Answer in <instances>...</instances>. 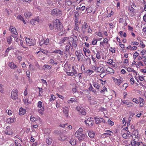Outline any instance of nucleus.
I'll list each match as a JSON object with an SVG mask.
<instances>
[{"instance_id": "nucleus-1", "label": "nucleus", "mask_w": 146, "mask_h": 146, "mask_svg": "<svg viewBox=\"0 0 146 146\" xmlns=\"http://www.w3.org/2000/svg\"><path fill=\"white\" fill-rule=\"evenodd\" d=\"M53 24L54 25V28L56 31L62 30V25L59 19H56L53 23Z\"/></svg>"}, {"instance_id": "nucleus-2", "label": "nucleus", "mask_w": 146, "mask_h": 146, "mask_svg": "<svg viewBox=\"0 0 146 146\" xmlns=\"http://www.w3.org/2000/svg\"><path fill=\"white\" fill-rule=\"evenodd\" d=\"M112 78L115 84L119 86L123 81V78L120 76L117 77V78H115L113 77Z\"/></svg>"}, {"instance_id": "nucleus-3", "label": "nucleus", "mask_w": 146, "mask_h": 146, "mask_svg": "<svg viewBox=\"0 0 146 146\" xmlns=\"http://www.w3.org/2000/svg\"><path fill=\"white\" fill-rule=\"evenodd\" d=\"M62 13V11L57 8L53 9L51 11V14L52 15H61Z\"/></svg>"}, {"instance_id": "nucleus-4", "label": "nucleus", "mask_w": 146, "mask_h": 146, "mask_svg": "<svg viewBox=\"0 0 146 146\" xmlns=\"http://www.w3.org/2000/svg\"><path fill=\"white\" fill-rule=\"evenodd\" d=\"M18 90H13L11 96V98L13 100H16L17 98Z\"/></svg>"}, {"instance_id": "nucleus-5", "label": "nucleus", "mask_w": 146, "mask_h": 146, "mask_svg": "<svg viewBox=\"0 0 146 146\" xmlns=\"http://www.w3.org/2000/svg\"><path fill=\"white\" fill-rule=\"evenodd\" d=\"M92 118L90 117L84 121L86 125L89 126H92L93 125V121L92 120Z\"/></svg>"}, {"instance_id": "nucleus-6", "label": "nucleus", "mask_w": 146, "mask_h": 146, "mask_svg": "<svg viewBox=\"0 0 146 146\" xmlns=\"http://www.w3.org/2000/svg\"><path fill=\"white\" fill-rule=\"evenodd\" d=\"M77 110L79 111L81 114L83 115H85L86 114L84 109L83 108H80V107H77L76 108Z\"/></svg>"}, {"instance_id": "nucleus-7", "label": "nucleus", "mask_w": 146, "mask_h": 146, "mask_svg": "<svg viewBox=\"0 0 146 146\" xmlns=\"http://www.w3.org/2000/svg\"><path fill=\"white\" fill-rule=\"evenodd\" d=\"M68 107H65L63 108V113L67 117L68 116Z\"/></svg>"}, {"instance_id": "nucleus-8", "label": "nucleus", "mask_w": 146, "mask_h": 146, "mask_svg": "<svg viewBox=\"0 0 146 146\" xmlns=\"http://www.w3.org/2000/svg\"><path fill=\"white\" fill-rule=\"evenodd\" d=\"M75 136L78 138L79 141H80L83 140L85 137V135L84 134H81Z\"/></svg>"}, {"instance_id": "nucleus-9", "label": "nucleus", "mask_w": 146, "mask_h": 146, "mask_svg": "<svg viewBox=\"0 0 146 146\" xmlns=\"http://www.w3.org/2000/svg\"><path fill=\"white\" fill-rule=\"evenodd\" d=\"M131 146H139L140 145V143L142 144V142H137L133 140V142H131Z\"/></svg>"}, {"instance_id": "nucleus-10", "label": "nucleus", "mask_w": 146, "mask_h": 146, "mask_svg": "<svg viewBox=\"0 0 146 146\" xmlns=\"http://www.w3.org/2000/svg\"><path fill=\"white\" fill-rule=\"evenodd\" d=\"M101 119H102V118L99 117H94V119L95 120V123L96 124H98L101 123Z\"/></svg>"}, {"instance_id": "nucleus-11", "label": "nucleus", "mask_w": 146, "mask_h": 146, "mask_svg": "<svg viewBox=\"0 0 146 146\" xmlns=\"http://www.w3.org/2000/svg\"><path fill=\"white\" fill-rule=\"evenodd\" d=\"M19 114L20 115H24L26 112L25 109H23L21 108L19 109Z\"/></svg>"}, {"instance_id": "nucleus-12", "label": "nucleus", "mask_w": 146, "mask_h": 146, "mask_svg": "<svg viewBox=\"0 0 146 146\" xmlns=\"http://www.w3.org/2000/svg\"><path fill=\"white\" fill-rule=\"evenodd\" d=\"M135 63H136V62L135 61H133L132 63V65L133 66L134 65H136V67L138 68H139V67H138V66H139V65L140 64L141 66H143V65L142 63V62L141 61H140L139 62H138V64H136Z\"/></svg>"}, {"instance_id": "nucleus-13", "label": "nucleus", "mask_w": 146, "mask_h": 146, "mask_svg": "<svg viewBox=\"0 0 146 146\" xmlns=\"http://www.w3.org/2000/svg\"><path fill=\"white\" fill-rule=\"evenodd\" d=\"M83 129L82 128H80L75 133V136H77V135H79L81 134H83L82 133L83 132Z\"/></svg>"}, {"instance_id": "nucleus-14", "label": "nucleus", "mask_w": 146, "mask_h": 146, "mask_svg": "<svg viewBox=\"0 0 146 146\" xmlns=\"http://www.w3.org/2000/svg\"><path fill=\"white\" fill-rule=\"evenodd\" d=\"M71 39L72 40V46H73L74 48H76L77 45V40L74 39L73 38H71Z\"/></svg>"}, {"instance_id": "nucleus-15", "label": "nucleus", "mask_w": 146, "mask_h": 146, "mask_svg": "<svg viewBox=\"0 0 146 146\" xmlns=\"http://www.w3.org/2000/svg\"><path fill=\"white\" fill-rule=\"evenodd\" d=\"M24 15L25 18H29L32 15L31 13L29 12H25L24 13Z\"/></svg>"}, {"instance_id": "nucleus-16", "label": "nucleus", "mask_w": 146, "mask_h": 146, "mask_svg": "<svg viewBox=\"0 0 146 146\" xmlns=\"http://www.w3.org/2000/svg\"><path fill=\"white\" fill-rule=\"evenodd\" d=\"M9 66L12 69H14L17 67V65L14 64L13 63H12L11 62H10L9 63Z\"/></svg>"}, {"instance_id": "nucleus-17", "label": "nucleus", "mask_w": 146, "mask_h": 146, "mask_svg": "<svg viewBox=\"0 0 146 146\" xmlns=\"http://www.w3.org/2000/svg\"><path fill=\"white\" fill-rule=\"evenodd\" d=\"M88 135L90 137L93 138L94 136V133L93 131H90L88 132Z\"/></svg>"}, {"instance_id": "nucleus-18", "label": "nucleus", "mask_w": 146, "mask_h": 146, "mask_svg": "<svg viewBox=\"0 0 146 146\" xmlns=\"http://www.w3.org/2000/svg\"><path fill=\"white\" fill-rule=\"evenodd\" d=\"M40 50H41L40 52H42L43 53L46 54L48 56H49V55L48 54V53L49 52L48 50H44L42 48H40Z\"/></svg>"}, {"instance_id": "nucleus-19", "label": "nucleus", "mask_w": 146, "mask_h": 146, "mask_svg": "<svg viewBox=\"0 0 146 146\" xmlns=\"http://www.w3.org/2000/svg\"><path fill=\"white\" fill-rule=\"evenodd\" d=\"M93 86L97 89L98 90L100 88V85L98 83L95 82H93Z\"/></svg>"}, {"instance_id": "nucleus-20", "label": "nucleus", "mask_w": 146, "mask_h": 146, "mask_svg": "<svg viewBox=\"0 0 146 146\" xmlns=\"http://www.w3.org/2000/svg\"><path fill=\"white\" fill-rule=\"evenodd\" d=\"M6 122L9 123H11L13 122L14 120L11 118H8L6 121Z\"/></svg>"}, {"instance_id": "nucleus-21", "label": "nucleus", "mask_w": 146, "mask_h": 146, "mask_svg": "<svg viewBox=\"0 0 146 146\" xmlns=\"http://www.w3.org/2000/svg\"><path fill=\"white\" fill-rule=\"evenodd\" d=\"M39 19H36V20L35 19H33L31 20L30 21V23H31V24L32 25H35L36 21L37 22H38L39 21Z\"/></svg>"}, {"instance_id": "nucleus-22", "label": "nucleus", "mask_w": 146, "mask_h": 146, "mask_svg": "<svg viewBox=\"0 0 146 146\" xmlns=\"http://www.w3.org/2000/svg\"><path fill=\"white\" fill-rule=\"evenodd\" d=\"M12 38L11 36H9L8 37H7V41L8 44H10L11 43V42L12 41Z\"/></svg>"}, {"instance_id": "nucleus-23", "label": "nucleus", "mask_w": 146, "mask_h": 146, "mask_svg": "<svg viewBox=\"0 0 146 146\" xmlns=\"http://www.w3.org/2000/svg\"><path fill=\"white\" fill-rule=\"evenodd\" d=\"M76 101V99L74 98H70L69 100L68 101V103H71Z\"/></svg>"}, {"instance_id": "nucleus-24", "label": "nucleus", "mask_w": 146, "mask_h": 146, "mask_svg": "<svg viewBox=\"0 0 146 146\" xmlns=\"http://www.w3.org/2000/svg\"><path fill=\"white\" fill-rule=\"evenodd\" d=\"M69 142L72 145H74L76 143V141L74 139H72L69 141Z\"/></svg>"}, {"instance_id": "nucleus-25", "label": "nucleus", "mask_w": 146, "mask_h": 146, "mask_svg": "<svg viewBox=\"0 0 146 146\" xmlns=\"http://www.w3.org/2000/svg\"><path fill=\"white\" fill-rule=\"evenodd\" d=\"M38 111L40 114L42 115L43 113V111H44V108L43 107H42V108L38 110Z\"/></svg>"}, {"instance_id": "nucleus-26", "label": "nucleus", "mask_w": 146, "mask_h": 146, "mask_svg": "<svg viewBox=\"0 0 146 146\" xmlns=\"http://www.w3.org/2000/svg\"><path fill=\"white\" fill-rule=\"evenodd\" d=\"M52 142V140L50 138H48L46 139V143L48 145H50Z\"/></svg>"}, {"instance_id": "nucleus-27", "label": "nucleus", "mask_w": 146, "mask_h": 146, "mask_svg": "<svg viewBox=\"0 0 146 146\" xmlns=\"http://www.w3.org/2000/svg\"><path fill=\"white\" fill-rule=\"evenodd\" d=\"M65 3L68 6H70L72 4V2L70 0H66Z\"/></svg>"}, {"instance_id": "nucleus-28", "label": "nucleus", "mask_w": 146, "mask_h": 146, "mask_svg": "<svg viewBox=\"0 0 146 146\" xmlns=\"http://www.w3.org/2000/svg\"><path fill=\"white\" fill-rule=\"evenodd\" d=\"M5 132V133L7 135H12L13 134V133L11 130L9 131H6Z\"/></svg>"}, {"instance_id": "nucleus-29", "label": "nucleus", "mask_w": 146, "mask_h": 146, "mask_svg": "<svg viewBox=\"0 0 146 146\" xmlns=\"http://www.w3.org/2000/svg\"><path fill=\"white\" fill-rule=\"evenodd\" d=\"M127 71L129 72H135V71L133 69L131 68L130 67H128L127 68Z\"/></svg>"}, {"instance_id": "nucleus-30", "label": "nucleus", "mask_w": 146, "mask_h": 146, "mask_svg": "<svg viewBox=\"0 0 146 146\" xmlns=\"http://www.w3.org/2000/svg\"><path fill=\"white\" fill-rule=\"evenodd\" d=\"M135 134L134 135L135 136V137L136 138H138V130L137 129H136L134 131Z\"/></svg>"}, {"instance_id": "nucleus-31", "label": "nucleus", "mask_w": 146, "mask_h": 146, "mask_svg": "<svg viewBox=\"0 0 146 146\" xmlns=\"http://www.w3.org/2000/svg\"><path fill=\"white\" fill-rule=\"evenodd\" d=\"M96 58L98 59H100L101 58L100 54L99 52H98L96 54Z\"/></svg>"}, {"instance_id": "nucleus-32", "label": "nucleus", "mask_w": 146, "mask_h": 146, "mask_svg": "<svg viewBox=\"0 0 146 146\" xmlns=\"http://www.w3.org/2000/svg\"><path fill=\"white\" fill-rule=\"evenodd\" d=\"M55 99V97L53 95H52L51 96V97L50 99H49V101L51 102L52 101H53Z\"/></svg>"}, {"instance_id": "nucleus-33", "label": "nucleus", "mask_w": 146, "mask_h": 146, "mask_svg": "<svg viewBox=\"0 0 146 146\" xmlns=\"http://www.w3.org/2000/svg\"><path fill=\"white\" fill-rule=\"evenodd\" d=\"M108 123L111 125H113L114 124V123L110 119L108 120Z\"/></svg>"}, {"instance_id": "nucleus-34", "label": "nucleus", "mask_w": 146, "mask_h": 146, "mask_svg": "<svg viewBox=\"0 0 146 146\" xmlns=\"http://www.w3.org/2000/svg\"><path fill=\"white\" fill-rule=\"evenodd\" d=\"M108 60L109 62H111V65L113 66V67H115V63L111 59H109Z\"/></svg>"}, {"instance_id": "nucleus-35", "label": "nucleus", "mask_w": 146, "mask_h": 146, "mask_svg": "<svg viewBox=\"0 0 146 146\" xmlns=\"http://www.w3.org/2000/svg\"><path fill=\"white\" fill-rule=\"evenodd\" d=\"M49 40L48 38L46 39L43 42V43L46 45H48L49 43Z\"/></svg>"}, {"instance_id": "nucleus-36", "label": "nucleus", "mask_w": 146, "mask_h": 146, "mask_svg": "<svg viewBox=\"0 0 146 146\" xmlns=\"http://www.w3.org/2000/svg\"><path fill=\"white\" fill-rule=\"evenodd\" d=\"M49 61L50 62V64H55V65H56L57 64V62H54V60H53L52 59H50Z\"/></svg>"}, {"instance_id": "nucleus-37", "label": "nucleus", "mask_w": 146, "mask_h": 146, "mask_svg": "<svg viewBox=\"0 0 146 146\" xmlns=\"http://www.w3.org/2000/svg\"><path fill=\"white\" fill-rule=\"evenodd\" d=\"M70 46L69 45H66L65 46V51H68L69 52L70 51Z\"/></svg>"}, {"instance_id": "nucleus-38", "label": "nucleus", "mask_w": 146, "mask_h": 146, "mask_svg": "<svg viewBox=\"0 0 146 146\" xmlns=\"http://www.w3.org/2000/svg\"><path fill=\"white\" fill-rule=\"evenodd\" d=\"M16 35H12V36L14 38L15 41L17 42L18 41V39Z\"/></svg>"}, {"instance_id": "nucleus-39", "label": "nucleus", "mask_w": 146, "mask_h": 146, "mask_svg": "<svg viewBox=\"0 0 146 146\" xmlns=\"http://www.w3.org/2000/svg\"><path fill=\"white\" fill-rule=\"evenodd\" d=\"M30 120L31 121H35L36 120V118L33 117L32 115L31 116Z\"/></svg>"}, {"instance_id": "nucleus-40", "label": "nucleus", "mask_w": 146, "mask_h": 146, "mask_svg": "<svg viewBox=\"0 0 146 146\" xmlns=\"http://www.w3.org/2000/svg\"><path fill=\"white\" fill-rule=\"evenodd\" d=\"M42 102L41 101H39L38 103V105H37L38 107L39 108H41L42 107Z\"/></svg>"}, {"instance_id": "nucleus-41", "label": "nucleus", "mask_w": 146, "mask_h": 146, "mask_svg": "<svg viewBox=\"0 0 146 146\" xmlns=\"http://www.w3.org/2000/svg\"><path fill=\"white\" fill-rule=\"evenodd\" d=\"M127 106L128 107H133V104L132 102H129L127 105Z\"/></svg>"}, {"instance_id": "nucleus-42", "label": "nucleus", "mask_w": 146, "mask_h": 146, "mask_svg": "<svg viewBox=\"0 0 146 146\" xmlns=\"http://www.w3.org/2000/svg\"><path fill=\"white\" fill-rule=\"evenodd\" d=\"M139 102H140V103H145V101L141 97H139Z\"/></svg>"}, {"instance_id": "nucleus-43", "label": "nucleus", "mask_w": 146, "mask_h": 146, "mask_svg": "<svg viewBox=\"0 0 146 146\" xmlns=\"http://www.w3.org/2000/svg\"><path fill=\"white\" fill-rule=\"evenodd\" d=\"M138 55L139 53L136 51L133 54L134 59H135L136 57L138 56Z\"/></svg>"}, {"instance_id": "nucleus-44", "label": "nucleus", "mask_w": 146, "mask_h": 146, "mask_svg": "<svg viewBox=\"0 0 146 146\" xmlns=\"http://www.w3.org/2000/svg\"><path fill=\"white\" fill-rule=\"evenodd\" d=\"M134 9L132 7H130L129 8V10L131 13L133 12L134 11Z\"/></svg>"}, {"instance_id": "nucleus-45", "label": "nucleus", "mask_w": 146, "mask_h": 146, "mask_svg": "<svg viewBox=\"0 0 146 146\" xmlns=\"http://www.w3.org/2000/svg\"><path fill=\"white\" fill-rule=\"evenodd\" d=\"M68 39V38L67 37H65L63 38H62L61 40V42L62 43H64L65 41Z\"/></svg>"}, {"instance_id": "nucleus-46", "label": "nucleus", "mask_w": 146, "mask_h": 146, "mask_svg": "<svg viewBox=\"0 0 146 146\" xmlns=\"http://www.w3.org/2000/svg\"><path fill=\"white\" fill-rule=\"evenodd\" d=\"M111 70H112V71H113V72H111L113 73L114 72V70H113V69L110 67H109L108 68H107L106 69V71L108 72H110V71H111Z\"/></svg>"}, {"instance_id": "nucleus-47", "label": "nucleus", "mask_w": 146, "mask_h": 146, "mask_svg": "<svg viewBox=\"0 0 146 146\" xmlns=\"http://www.w3.org/2000/svg\"><path fill=\"white\" fill-rule=\"evenodd\" d=\"M17 18L18 19L21 21H22L24 19V18L23 17L20 15H18V16L17 17Z\"/></svg>"}, {"instance_id": "nucleus-48", "label": "nucleus", "mask_w": 146, "mask_h": 146, "mask_svg": "<svg viewBox=\"0 0 146 146\" xmlns=\"http://www.w3.org/2000/svg\"><path fill=\"white\" fill-rule=\"evenodd\" d=\"M67 74L68 76H72L75 74L74 72H67Z\"/></svg>"}, {"instance_id": "nucleus-49", "label": "nucleus", "mask_w": 146, "mask_h": 146, "mask_svg": "<svg viewBox=\"0 0 146 146\" xmlns=\"http://www.w3.org/2000/svg\"><path fill=\"white\" fill-rule=\"evenodd\" d=\"M106 91L107 92V89L106 87H104L103 88V90H101L100 91L101 93H102L104 92L105 91Z\"/></svg>"}, {"instance_id": "nucleus-50", "label": "nucleus", "mask_w": 146, "mask_h": 146, "mask_svg": "<svg viewBox=\"0 0 146 146\" xmlns=\"http://www.w3.org/2000/svg\"><path fill=\"white\" fill-rule=\"evenodd\" d=\"M49 26L50 29L51 30H52L54 28V25H52L51 24H50L49 25Z\"/></svg>"}, {"instance_id": "nucleus-51", "label": "nucleus", "mask_w": 146, "mask_h": 146, "mask_svg": "<svg viewBox=\"0 0 146 146\" xmlns=\"http://www.w3.org/2000/svg\"><path fill=\"white\" fill-rule=\"evenodd\" d=\"M83 54L82 53V52L79 51V55L78 56L80 57V59L82 58H83L82 56L83 55Z\"/></svg>"}, {"instance_id": "nucleus-52", "label": "nucleus", "mask_w": 146, "mask_h": 146, "mask_svg": "<svg viewBox=\"0 0 146 146\" xmlns=\"http://www.w3.org/2000/svg\"><path fill=\"white\" fill-rule=\"evenodd\" d=\"M11 32L12 33H13L15 35H17L18 33L16 31V30L15 29H13V30H11Z\"/></svg>"}, {"instance_id": "nucleus-53", "label": "nucleus", "mask_w": 146, "mask_h": 146, "mask_svg": "<svg viewBox=\"0 0 146 146\" xmlns=\"http://www.w3.org/2000/svg\"><path fill=\"white\" fill-rule=\"evenodd\" d=\"M88 27V25L87 23L86 22H84V25L82 26V28L86 29Z\"/></svg>"}, {"instance_id": "nucleus-54", "label": "nucleus", "mask_w": 146, "mask_h": 146, "mask_svg": "<svg viewBox=\"0 0 146 146\" xmlns=\"http://www.w3.org/2000/svg\"><path fill=\"white\" fill-rule=\"evenodd\" d=\"M41 81H42L43 84H46V86H47V82L46 81V80H44L43 79H41Z\"/></svg>"}, {"instance_id": "nucleus-55", "label": "nucleus", "mask_w": 146, "mask_h": 146, "mask_svg": "<svg viewBox=\"0 0 146 146\" xmlns=\"http://www.w3.org/2000/svg\"><path fill=\"white\" fill-rule=\"evenodd\" d=\"M29 66L30 70H34V67L32 64H30V65H29Z\"/></svg>"}, {"instance_id": "nucleus-56", "label": "nucleus", "mask_w": 146, "mask_h": 146, "mask_svg": "<svg viewBox=\"0 0 146 146\" xmlns=\"http://www.w3.org/2000/svg\"><path fill=\"white\" fill-rule=\"evenodd\" d=\"M114 48L111 47L110 48L109 50L112 53H114L115 52V50H114Z\"/></svg>"}, {"instance_id": "nucleus-57", "label": "nucleus", "mask_w": 146, "mask_h": 146, "mask_svg": "<svg viewBox=\"0 0 146 146\" xmlns=\"http://www.w3.org/2000/svg\"><path fill=\"white\" fill-rule=\"evenodd\" d=\"M132 101L133 102H135L136 104H138L139 103V102L138 101L136 98H133Z\"/></svg>"}, {"instance_id": "nucleus-58", "label": "nucleus", "mask_w": 146, "mask_h": 146, "mask_svg": "<svg viewBox=\"0 0 146 146\" xmlns=\"http://www.w3.org/2000/svg\"><path fill=\"white\" fill-rule=\"evenodd\" d=\"M134 114H135L134 113H132L131 114V115H130V116L128 118V120H129V121H131V119L133 117V115H134Z\"/></svg>"}, {"instance_id": "nucleus-59", "label": "nucleus", "mask_w": 146, "mask_h": 146, "mask_svg": "<svg viewBox=\"0 0 146 146\" xmlns=\"http://www.w3.org/2000/svg\"><path fill=\"white\" fill-rule=\"evenodd\" d=\"M127 135V137H131L132 135H131L130 132L129 131H127V133L126 134Z\"/></svg>"}, {"instance_id": "nucleus-60", "label": "nucleus", "mask_w": 146, "mask_h": 146, "mask_svg": "<svg viewBox=\"0 0 146 146\" xmlns=\"http://www.w3.org/2000/svg\"><path fill=\"white\" fill-rule=\"evenodd\" d=\"M75 28L74 29V30H76L77 31H78V24H75Z\"/></svg>"}, {"instance_id": "nucleus-61", "label": "nucleus", "mask_w": 146, "mask_h": 146, "mask_svg": "<svg viewBox=\"0 0 146 146\" xmlns=\"http://www.w3.org/2000/svg\"><path fill=\"white\" fill-rule=\"evenodd\" d=\"M74 13L75 15V18H78V17L79 16V14L78 12L76 11Z\"/></svg>"}, {"instance_id": "nucleus-62", "label": "nucleus", "mask_w": 146, "mask_h": 146, "mask_svg": "<svg viewBox=\"0 0 146 146\" xmlns=\"http://www.w3.org/2000/svg\"><path fill=\"white\" fill-rule=\"evenodd\" d=\"M99 68H100V67H99ZM103 68L102 67L101 68H99V69H98L97 71L98 72H102L103 71Z\"/></svg>"}, {"instance_id": "nucleus-63", "label": "nucleus", "mask_w": 146, "mask_h": 146, "mask_svg": "<svg viewBox=\"0 0 146 146\" xmlns=\"http://www.w3.org/2000/svg\"><path fill=\"white\" fill-rule=\"evenodd\" d=\"M96 34L98 36H99L100 37H102V33L101 32H96Z\"/></svg>"}, {"instance_id": "nucleus-64", "label": "nucleus", "mask_w": 146, "mask_h": 146, "mask_svg": "<svg viewBox=\"0 0 146 146\" xmlns=\"http://www.w3.org/2000/svg\"><path fill=\"white\" fill-rule=\"evenodd\" d=\"M139 80L141 81H143L144 80V77L143 76H140L139 75Z\"/></svg>"}]
</instances>
